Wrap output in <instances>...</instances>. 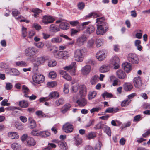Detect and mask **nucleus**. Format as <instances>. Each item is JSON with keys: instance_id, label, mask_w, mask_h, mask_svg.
Here are the masks:
<instances>
[{"instance_id": "obj_1", "label": "nucleus", "mask_w": 150, "mask_h": 150, "mask_svg": "<svg viewBox=\"0 0 150 150\" xmlns=\"http://www.w3.org/2000/svg\"><path fill=\"white\" fill-rule=\"evenodd\" d=\"M102 14L96 11L92 12L86 16V18H91L92 16L94 18H97L96 19V23L97 26H107V23L105 22V18L104 17H100Z\"/></svg>"}, {"instance_id": "obj_2", "label": "nucleus", "mask_w": 150, "mask_h": 150, "mask_svg": "<svg viewBox=\"0 0 150 150\" xmlns=\"http://www.w3.org/2000/svg\"><path fill=\"white\" fill-rule=\"evenodd\" d=\"M83 49H77L75 50L74 52V56L75 60L78 62L83 61L84 54Z\"/></svg>"}, {"instance_id": "obj_3", "label": "nucleus", "mask_w": 150, "mask_h": 150, "mask_svg": "<svg viewBox=\"0 0 150 150\" xmlns=\"http://www.w3.org/2000/svg\"><path fill=\"white\" fill-rule=\"evenodd\" d=\"M54 57L59 59H67L69 56V54L67 51H60L58 53L57 51L55 50L54 52Z\"/></svg>"}, {"instance_id": "obj_4", "label": "nucleus", "mask_w": 150, "mask_h": 150, "mask_svg": "<svg viewBox=\"0 0 150 150\" xmlns=\"http://www.w3.org/2000/svg\"><path fill=\"white\" fill-rule=\"evenodd\" d=\"M32 79L35 83L40 84L44 81L45 78L43 75L39 73H35L33 75Z\"/></svg>"}, {"instance_id": "obj_5", "label": "nucleus", "mask_w": 150, "mask_h": 150, "mask_svg": "<svg viewBox=\"0 0 150 150\" xmlns=\"http://www.w3.org/2000/svg\"><path fill=\"white\" fill-rule=\"evenodd\" d=\"M25 53L26 56H29L30 59H31L36 54V52L34 47H30L25 50Z\"/></svg>"}, {"instance_id": "obj_6", "label": "nucleus", "mask_w": 150, "mask_h": 150, "mask_svg": "<svg viewBox=\"0 0 150 150\" xmlns=\"http://www.w3.org/2000/svg\"><path fill=\"white\" fill-rule=\"evenodd\" d=\"M127 60L130 62L134 64H137L139 63V60L137 56L135 54H129L127 57Z\"/></svg>"}, {"instance_id": "obj_7", "label": "nucleus", "mask_w": 150, "mask_h": 150, "mask_svg": "<svg viewBox=\"0 0 150 150\" xmlns=\"http://www.w3.org/2000/svg\"><path fill=\"white\" fill-rule=\"evenodd\" d=\"M96 33L97 35H102L104 34L107 31V26H97Z\"/></svg>"}, {"instance_id": "obj_8", "label": "nucleus", "mask_w": 150, "mask_h": 150, "mask_svg": "<svg viewBox=\"0 0 150 150\" xmlns=\"http://www.w3.org/2000/svg\"><path fill=\"white\" fill-rule=\"evenodd\" d=\"M120 59L118 57L116 56L112 57L110 60V63L114 66L115 69H117L119 67Z\"/></svg>"}, {"instance_id": "obj_9", "label": "nucleus", "mask_w": 150, "mask_h": 150, "mask_svg": "<svg viewBox=\"0 0 150 150\" xmlns=\"http://www.w3.org/2000/svg\"><path fill=\"white\" fill-rule=\"evenodd\" d=\"M63 131L67 133H70L73 131L74 127L69 122L65 124L63 126Z\"/></svg>"}, {"instance_id": "obj_10", "label": "nucleus", "mask_w": 150, "mask_h": 150, "mask_svg": "<svg viewBox=\"0 0 150 150\" xmlns=\"http://www.w3.org/2000/svg\"><path fill=\"white\" fill-rule=\"evenodd\" d=\"M133 80L134 85L136 88H139L141 87L142 82L141 78L139 76L134 77Z\"/></svg>"}, {"instance_id": "obj_11", "label": "nucleus", "mask_w": 150, "mask_h": 150, "mask_svg": "<svg viewBox=\"0 0 150 150\" xmlns=\"http://www.w3.org/2000/svg\"><path fill=\"white\" fill-rule=\"evenodd\" d=\"M54 19L52 17L45 15L43 16L42 22L45 24H47L53 23L54 21Z\"/></svg>"}, {"instance_id": "obj_12", "label": "nucleus", "mask_w": 150, "mask_h": 150, "mask_svg": "<svg viewBox=\"0 0 150 150\" xmlns=\"http://www.w3.org/2000/svg\"><path fill=\"white\" fill-rule=\"evenodd\" d=\"M87 40V38L86 36L82 35L77 39L76 45L79 46H82Z\"/></svg>"}, {"instance_id": "obj_13", "label": "nucleus", "mask_w": 150, "mask_h": 150, "mask_svg": "<svg viewBox=\"0 0 150 150\" xmlns=\"http://www.w3.org/2000/svg\"><path fill=\"white\" fill-rule=\"evenodd\" d=\"M91 67L89 65H86L82 68L81 71L82 74L83 75H88L91 71Z\"/></svg>"}, {"instance_id": "obj_14", "label": "nucleus", "mask_w": 150, "mask_h": 150, "mask_svg": "<svg viewBox=\"0 0 150 150\" xmlns=\"http://www.w3.org/2000/svg\"><path fill=\"white\" fill-rule=\"evenodd\" d=\"M116 73L117 76L120 79H123L126 77L125 73L121 69L117 70Z\"/></svg>"}, {"instance_id": "obj_15", "label": "nucleus", "mask_w": 150, "mask_h": 150, "mask_svg": "<svg viewBox=\"0 0 150 150\" xmlns=\"http://www.w3.org/2000/svg\"><path fill=\"white\" fill-rule=\"evenodd\" d=\"M79 93L81 97H84L87 94L86 88L84 85H80L79 87Z\"/></svg>"}, {"instance_id": "obj_16", "label": "nucleus", "mask_w": 150, "mask_h": 150, "mask_svg": "<svg viewBox=\"0 0 150 150\" xmlns=\"http://www.w3.org/2000/svg\"><path fill=\"white\" fill-rule=\"evenodd\" d=\"M96 57L100 61L103 60L105 57V53L103 51H99L96 54Z\"/></svg>"}, {"instance_id": "obj_17", "label": "nucleus", "mask_w": 150, "mask_h": 150, "mask_svg": "<svg viewBox=\"0 0 150 150\" xmlns=\"http://www.w3.org/2000/svg\"><path fill=\"white\" fill-rule=\"evenodd\" d=\"M122 68L127 73L129 72L131 70V65L130 63L126 62L122 64Z\"/></svg>"}, {"instance_id": "obj_18", "label": "nucleus", "mask_w": 150, "mask_h": 150, "mask_svg": "<svg viewBox=\"0 0 150 150\" xmlns=\"http://www.w3.org/2000/svg\"><path fill=\"white\" fill-rule=\"evenodd\" d=\"M76 103L80 107H83L85 106L87 104L86 100L85 98L79 99L77 100Z\"/></svg>"}, {"instance_id": "obj_19", "label": "nucleus", "mask_w": 150, "mask_h": 150, "mask_svg": "<svg viewBox=\"0 0 150 150\" xmlns=\"http://www.w3.org/2000/svg\"><path fill=\"white\" fill-rule=\"evenodd\" d=\"M46 60L45 57L44 56H40L36 58V62L37 64L38 65H43Z\"/></svg>"}, {"instance_id": "obj_20", "label": "nucleus", "mask_w": 150, "mask_h": 150, "mask_svg": "<svg viewBox=\"0 0 150 150\" xmlns=\"http://www.w3.org/2000/svg\"><path fill=\"white\" fill-rule=\"evenodd\" d=\"M71 107V105L69 103H67L61 108V112L62 113L64 114L68 111Z\"/></svg>"}, {"instance_id": "obj_21", "label": "nucleus", "mask_w": 150, "mask_h": 150, "mask_svg": "<svg viewBox=\"0 0 150 150\" xmlns=\"http://www.w3.org/2000/svg\"><path fill=\"white\" fill-rule=\"evenodd\" d=\"M60 74L62 75V77L66 80L70 81L71 80V78L65 71L63 70H61L59 71Z\"/></svg>"}, {"instance_id": "obj_22", "label": "nucleus", "mask_w": 150, "mask_h": 150, "mask_svg": "<svg viewBox=\"0 0 150 150\" xmlns=\"http://www.w3.org/2000/svg\"><path fill=\"white\" fill-rule=\"evenodd\" d=\"M59 96V93L57 91H53L51 92L48 95V98L49 100L53 98H58Z\"/></svg>"}, {"instance_id": "obj_23", "label": "nucleus", "mask_w": 150, "mask_h": 150, "mask_svg": "<svg viewBox=\"0 0 150 150\" xmlns=\"http://www.w3.org/2000/svg\"><path fill=\"white\" fill-rule=\"evenodd\" d=\"M50 31L52 32L56 33L60 30V28L55 24H51L49 28Z\"/></svg>"}, {"instance_id": "obj_24", "label": "nucleus", "mask_w": 150, "mask_h": 150, "mask_svg": "<svg viewBox=\"0 0 150 150\" xmlns=\"http://www.w3.org/2000/svg\"><path fill=\"white\" fill-rule=\"evenodd\" d=\"M26 141L28 145L30 146H33L36 144L35 140L30 137H28L27 138Z\"/></svg>"}, {"instance_id": "obj_25", "label": "nucleus", "mask_w": 150, "mask_h": 150, "mask_svg": "<svg viewBox=\"0 0 150 150\" xmlns=\"http://www.w3.org/2000/svg\"><path fill=\"white\" fill-rule=\"evenodd\" d=\"M58 144L59 147L62 149L66 150L67 148V144L64 141H59Z\"/></svg>"}, {"instance_id": "obj_26", "label": "nucleus", "mask_w": 150, "mask_h": 150, "mask_svg": "<svg viewBox=\"0 0 150 150\" xmlns=\"http://www.w3.org/2000/svg\"><path fill=\"white\" fill-rule=\"evenodd\" d=\"M22 91L24 93V96L25 97H28L27 94L30 92V90L25 85H23L22 86Z\"/></svg>"}, {"instance_id": "obj_27", "label": "nucleus", "mask_w": 150, "mask_h": 150, "mask_svg": "<svg viewBox=\"0 0 150 150\" xmlns=\"http://www.w3.org/2000/svg\"><path fill=\"white\" fill-rule=\"evenodd\" d=\"M69 24L66 22H62L59 25V28L62 30H67L69 28Z\"/></svg>"}, {"instance_id": "obj_28", "label": "nucleus", "mask_w": 150, "mask_h": 150, "mask_svg": "<svg viewBox=\"0 0 150 150\" xmlns=\"http://www.w3.org/2000/svg\"><path fill=\"white\" fill-rule=\"evenodd\" d=\"M95 45V40L91 38L88 40L87 42V46L89 48H93Z\"/></svg>"}, {"instance_id": "obj_29", "label": "nucleus", "mask_w": 150, "mask_h": 150, "mask_svg": "<svg viewBox=\"0 0 150 150\" xmlns=\"http://www.w3.org/2000/svg\"><path fill=\"white\" fill-rule=\"evenodd\" d=\"M8 136L12 139H18L19 136L18 134L15 132H10L8 134Z\"/></svg>"}, {"instance_id": "obj_30", "label": "nucleus", "mask_w": 150, "mask_h": 150, "mask_svg": "<svg viewBox=\"0 0 150 150\" xmlns=\"http://www.w3.org/2000/svg\"><path fill=\"white\" fill-rule=\"evenodd\" d=\"M19 105L20 107L22 108H26L28 106L29 104L27 101L22 100L19 101Z\"/></svg>"}, {"instance_id": "obj_31", "label": "nucleus", "mask_w": 150, "mask_h": 150, "mask_svg": "<svg viewBox=\"0 0 150 150\" xmlns=\"http://www.w3.org/2000/svg\"><path fill=\"white\" fill-rule=\"evenodd\" d=\"M32 12L34 13L33 16L35 17L36 18L38 17V15L39 13H41L42 11L38 8H33L32 11Z\"/></svg>"}, {"instance_id": "obj_32", "label": "nucleus", "mask_w": 150, "mask_h": 150, "mask_svg": "<svg viewBox=\"0 0 150 150\" xmlns=\"http://www.w3.org/2000/svg\"><path fill=\"white\" fill-rule=\"evenodd\" d=\"M64 103V100L62 98H60L55 101L54 104L55 106H59L60 105L63 104Z\"/></svg>"}, {"instance_id": "obj_33", "label": "nucleus", "mask_w": 150, "mask_h": 150, "mask_svg": "<svg viewBox=\"0 0 150 150\" xmlns=\"http://www.w3.org/2000/svg\"><path fill=\"white\" fill-rule=\"evenodd\" d=\"M95 30V28L93 25H90L88 27L86 31L88 34H91L94 33Z\"/></svg>"}, {"instance_id": "obj_34", "label": "nucleus", "mask_w": 150, "mask_h": 150, "mask_svg": "<svg viewBox=\"0 0 150 150\" xmlns=\"http://www.w3.org/2000/svg\"><path fill=\"white\" fill-rule=\"evenodd\" d=\"M123 88L126 91H130L132 88V86L129 83H125L123 85Z\"/></svg>"}, {"instance_id": "obj_35", "label": "nucleus", "mask_w": 150, "mask_h": 150, "mask_svg": "<svg viewBox=\"0 0 150 150\" xmlns=\"http://www.w3.org/2000/svg\"><path fill=\"white\" fill-rule=\"evenodd\" d=\"M98 81V76L94 75L92 77L90 80V83L92 85H94Z\"/></svg>"}, {"instance_id": "obj_36", "label": "nucleus", "mask_w": 150, "mask_h": 150, "mask_svg": "<svg viewBox=\"0 0 150 150\" xmlns=\"http://www.w3.org/2000/svg\"><path fill=\"white\" fill-rule=\"evenodd\" d=\"M103 129L109 136H110L111 135L110 129L108 126L104 125L103 126Z\"/></svg>"}, {"instance_id": "obj_37", "label": "nucleus", "mask_w": 150, "mask_h": 150, "mask_svg": "<svg viewBox=\"0 0 150 150\" xmlns=\"http://www.w3.org/2000/svg\"><path fill=\"white\" fill-rule=\"evenodd\" d=\"M109 67L105 65L102 66L100 69V71L101 73H105L109 71Z\"/></svg>"}, {"instance_id": "obj_38", "label": "nucleus", "mask_w": 150, "mask_h": 150, "mask_svg": "<svg viewBox=\"0 0 150 150\" xmlns=\"http://www.w3.org/2000/svg\"><path fill=\"white\" fill-rule=\"evenodd\" d=\"M118 109L110 107L107 108L105 112V113L116 112L118 111Z\"/></svg>"}, {"instance_id": "obj_39", "label": "nucleus", "mask_w": 150, "mask_h": 150, "mask_svg": "<svg viewBox=\"0 0 150 150\" xmlns=\"http://www.w3.org/2000/svg\"><path fill=\"white\" fill-rule=\"evenodd\" d=\"M11 147L14 150H21V146L17 143H13L11 145Z\"/></svg>"}, {"instance_id": "obj_40", "label": "nucleus", "mask_w": 150, "mask_h": 150, "mask_svg": "<svg viewBox=\"0 0 150 150\" xmlns=\"http://www.w3.org/2000/svg\"><path fill=\"white\" fill-rule=\"evenodd\" d=\"M15 64L16 66L20 67H26L28 65L26 62L23 61L16 62Z\"/></svg>"}, {"instance_id": "obj_41", "label": "nucleus", "mask_w": 150, "mask_h": 150, "mask_svg": "<svg viewBox=\"0 0 150 150\" xmlns=\"http://www.w3.org/2000/svg\"><path fill=\"white\" fill-rule=\"evenodd\" d=\"M62 41V38L57 37L54 38L51 40V42L53 43H59L61 42Z\"/></svg>"}, {"instance_id": "obj_42", "label": "nucleus", "mask_w": 150, "mask_h": 150, "mask_svg": "<svg viewBox=\"0 0 150 150\" xmlns=\"http://www.w3.org/2000/svg\"><path fill=\"white\" fill-rule=\"evenodd\" d=\"M76 64V63L75 62H73L70 65L64 67V69L66 70H70L71 69L74 67Z\"/></svg>"}, {"instance_id": "obj_43", "label": "nucleus", "mask_w": 150, "mask_h": 150, "mask_svg": "<svg viewBox=\"0 0 150 150\" xmlns=\"http://www.w3.org/2000/svg\"><path fill=\"white\" fill-rule=\"evenodd\" d=\"M57 62L54 60H50L48 62V66L50 67H53L57 64Z\"/></svg>"}, {"instance_id": "obj_44", "label": "nucleus", "mask_w": 150, "mask_h": 150, "mask_svg": "<svg viewBox=\"0 0 150 150\" xmlns=\"http://www.w3.org/2000/svg\"><path fill=\"white\" fill-rule=\"evenodd\" d=\"M103 40L101 39H97L96 40V44L97 47H100L103 44Z\"/></svg>"}, {"instance_id": "obj_45", "label": "nucleus", "mask_w": 150, "mask_h": 150, "mask_svg": "<svg viewBox=\"0 0 150 150\" xmlns=\"http://www.w3.org/2000/svg\"><path fill=\"white\" fill-rule=\"evenodd\" d=\"M102 96L103 98H111L112 97L113 95L111 93L105 91L102 94Z\"/></svg>"}, {"instance_id": "obj_46", "label": "nucleus", "mask_w": 150, "mask_h": 150, "mask_svg": "<svg viewBox=\"0 0 150 150\" xmlns=\"http://www.w3.org/2000/svg\"><path fill=\"white\" fill-rule=\"evenodd\" d=\"M50 135V133L47 131H40V136L43 137H47Z\"/></svg>"}, {"instance_id": "obj_47", "label": "nucleus", "mask_w": 150, "mask_h": 150, "mask_svg": "<svg viewBox=\"0 0 150 150\" xmlns=\"http://www.w3.org/2000/svg\"><path fill=\"white\" fill-rule=\"evenodd\" d=\"M27 28L23 26L22 27V36L24 38L26 37L27 35Z\"/></svg>"}, {"instance_id": "obj_48", "label": "nucleus", "mask_w": 150, "mask_h": 150, "mask_svg": "<svg viewBox=\"0 0 150 150\" xmlns=\"http://www.w3.org/2000/svg\"><path fill=\"white\" fill-rule=\"evenodd\" d=\"M10 75H18L19 74L18 71L16 69L12 68L11 70Z\"/></svg>"}, {"instance_id": "obj_49", "label": "nucleus", "mask_w": 150, "mask_h": 150, "mask_svg": "<svg viewBox=\"0 0 150 150\" xmlns=\"http://www.w3.org/2000/svg\"><path fill=\"white\" fill-rule=\"evenodd\" d=\"M131 101V100H129L128 99H126L122 102L121 106L122 107L126 106L129 104Z\"/></svg>"}, {"instance_id": "obj_50", "label": "nucleus", "mask_w": 150, "mask_h": 150, "mask_svg": "<svg viewBox=\"0 0 150 150\" xmlns=\"http://www.w3.org/2000/svg\"><path fill=\"white\" fill-rule=\"evenodd\" d=\"M104 125L102 124L101 122H99L96 125L94 128L95 129H103V126Z\"/></svg>"}, {"instance_id": "obj_51", "label": "nucleus", "mask_w": 150, "mask_h": 150, "mask_svg": "<svg viewBox=\"0 0 150 150\" xmlns=\"http://www.w3.org/2000/svg\"><path fill=\"white\" fill-rule=\"evenodd\" d=\"M47 86L49 88H53L56 86L57 85V83L56 81H52L48 82Z\"/></svg>"}, {"instance_id": "obj_52", "label": "nucleus", "mask_w": 150, "mask_h": 150, "mask_svg": "<svg viewBox=\"0 0 150 150\" xmlns=\"http://www.w3.org/2000/svg\"><path fill=\"white\" fill-rule=\"evenodd\" d=\"M75 144L76 145H79L82 143V139L81 138H80L78 137H75Z\"/></svg>"}, {"instance_id": "obj_53", "label": "nucleus", "mask_w": 150, "mask_h": 150, "mask_svg": "<svg viewBox=\"0 0 150 150\" xmlns=\"http://www.w3.org/2000/svg\"><path fill=\"white\" fill-rule=\"evenodd\" d=\"M36 114L40 117H45V115L41 111H37L35 112Z\"/></svg>"}, {"instance_id": "obj_54", "label": "nucleus", "mask_w": 150, "mask_h": 150, "mask_svg": "<svg viewBox=\"0 0 150 150\" xmlns=\"http://www.w3.org/2000/svg\"><path fill=\"white\" fill-rule=\"evenodd\" d=\"M96 136V133L93 132L89 133L87 136V137L88 139H91L95 138Z\"/></svg>"}, {"instance_id": "obj_55", "label": "nucleus", "mask_w": 150, "mask_h": 150, "mask_svg": "<svg viewBox=\"0 0 150 150\" xmlns=\"http://www.w3.org/2000/svg\"><path fill=\"white\" fill-rule=\"evenodd\" d=\"M96 92L93 91L88 95V98L89 100H91L94 98L96 95Z\"/></svg>"}, {"instance_id": "obj_56", "label": "nucleus", "mask_w": 150, "mask_h": 150, "mask_svg": "<svg viewBox=\"0 0 150 150\" xmlns=\"http://www.w3.org/2000/svg\"><path fill=\"white\" fill-rule=\"evenodd\" d=\"M8 100L7 99H4L1 103V105L3 106L6 105L9 106L10 105V104L9 103H7Z\"/></svg>"}, {"instance_id": "obj_57", "label": "nucleus", "mask_w": 150, "mask_h": 150, "mask_svg": "<svg viewBox=\"0 0 150 150\" xmlns=\"http://www.w3.org/2000/svg\"><path fill=\"white\" fill-rule=\"evenodd\" d=\"M77 6L79 9L81 10L84 8L85 5L84 3L80 2L78 4Z\"/></svg>"}, {"instance_id": "obj_58", "label": "nucleus", "mask_w": 150, "mask_h": 150, "mask_svg": "<svg viewBox=\"0 0 150 150\" xmlns=\"http://www.w3.org/2000/svg\"><path fill=\"white\" fill-rule=\"evenodd\" d=\"M57 74L54 71L50 72L49 74V77L50 78L54 79L56 77Z\"/></svg>"}, {"instance_id": "obj_59", "label": "nucleus", "mask_w": 150, "mask_h": 150, "mask_svg": "<svg viewBox=\"0 0 150 150\" xmlns=\"http://www.w3.org/2000/svg\"><path fill=\"white\" fill-rule=\"evenodd\" d=\"M40 132L38 130H33L31 132V134L33 136H40Z\"/></svg>"}, {"instance_id": "obj_60", "label": "nucleus", "mask_w": 150, "mask_h": 150, "mask_svg": "<svg viewBox=\"0 0 150 150\" xmlns=\"http://www.w3.org/2000/svg\"><path fill=\"white\" fill-rule=\"evenodd\" d=\"M101 109V108L100 107L94 108L90 110V112L93 113L95 112H98Z\"/></svg>"}, {"instance_id": "obj_61", "label": "nucleus", "mask_w": 150, "mask_h": 150, "mask_svg": "<svg viewBox=\"0 0 150 150\" xmlns=\"http://www.w3.org/2000/svg\"><path fill=\"white\" fill-rule=\"evenodd\" d=\"M13 87V86L11 83H6L5 88L7 90H11Z\"/></svg>"}, {"instance_id": "obj_62", "label": "nucleus", "mask_w": 150, "mask_h": 150, "mask_svg": "<svg viewBox=\"0 0 150 150\" xmlns=\"http://www.w3.org/2000/svg\"><path fill=\"white\" fill-rule=\"evenodd\" d=\"M70 24L72 26H76L79 24L77 21H70L69 22Z\"/></svg>"}, {"instance_id": "obj_63", "label": "nucleus", "mask_w": 150, "mask_h": 150, "mask_svg": "<svg viewBox=\"0 0 150 150\" xmlns=\"http://www.w3.org/2000/svg\"><path fill=\"white\" fill-rule=\"evenodd\" d=\"M64 93H67L69 91L68 89L69 85L67 84H65L64 85Z\"/></svg>"}, {"instance_id": "obj_64", "label": "nucleus", "mask_w": 150, "mask_h": 150, "mask_svg": "<svg viewBox=\"0 0 150 150\" xmlns=\"http://www.w3.org/2000/svg\"><path fill=\"white\" fill-rule=\"evenodd\" d=\"M31 120L30 123L31 124L30 125V127L31 128H34L36 127V123L34 120L31 119H29V120Z\"/></svg>"}]
</instances>
